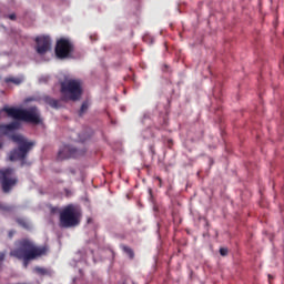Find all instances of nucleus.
I'll use <instances>...</instances> for the list:
<instances>
[{"instance_id":"obj_1","label":"nucleus","mask_w":284,"mask_h":284,"mask_svg":"<svg viewBox=\"0 0 284 284\" xmlns=\"http://www.w3.org/2000/svg\"><path fill=\"white\" fill-rule=\"evenodd\" d=\"M48 246H37L32 241L23 239L17 242V248L10 252V256L23 261V266L28 267L30 261H36L41 256H45L49 252Z\"/></svg>"},{"instance_id":"obj_2","label":"nucleus","mask_w":284,"mask_h":284,"mask_svg":"<svg viewBox=\"0 0 284 284\" xmlns=\"http://www.w3.org/2000/svg\"><path fill=\"white\" fill-rule=\"evenodd\" d=\"M60 92L62 94L61 100H57L51 97H44V103L50 105V108H53V110H59V108H63L61 101H79V99H81V94H83L81 82L78 80L61 82Z\"/></svg>"},{"instance_id":"obj_3","label":"nucleus","mask_w":284,"mask_h":284,"mask_svg":"<svg viewBox=\"0 0 284 284\" xmlns=\"http://www.w3.org/2000/svg\"><path fill=\"white\" fill-rule=\"evenodd\" d=\"M2 112H6L8 116L17 119L18 121H24V123H32L33 125H39L42 123L41 112L39 108L31 106L29 109H17L4 106Z\"/></svg>"},{"instance_id":"obj_4","label":"nucleus","mask_w":284,"mask_h":284,"mask_svg":"<svg viewBox=\"0 0 284 284\" xmlns=\"http://www.w3.org/2000/svg\"><path fill=\"white\" fill-rule=\"evenodd\" d=\"M11 140L13 143L18 144V148L13 149L9 153V161H26L28 159V154H30V151L32 148H34L36 142L34 141H28L23 135L21 134H13L11 135Z\"/></svg>"},{"instance_id":"obj_5","label":"nucleus","mask_w":284,"mask_h":284,"mask_svg":"<svg viewBox=\"0 0 284 284\" xmlns=\"http://www.w3.org/2000/svg\"><path fill=\"white\" fill-rule=\"evenodd\" d=\"M81 216H83V213L79 205L68 204L60 212V227H77L81 224Z\"/></svg>"},{"instance_id":"obj_6","label":"nucleus","mask_w":284,"mask_h":284,"mask_svg":"<svg viewBox=\"0 0 284 284\" xmlns=\"http://www.w3.org/2000/svg\"><path fill=\"white\" fill-rule=\"evenodd\" d=\"M12 174H14V169L8 168L0 170V183L2 185V192L6 194L10 192L17 183H19V180L17 178H12Z\"/></svg>"},{"instance_id":"obj_7","label":"nucleus","mask_w":284,"mask_h":284,"mask_svg":"<svg viewBox=\"0 0 284 284\" xmlns=\"http://www.w3.org/2000/svg\"><path fill=\"white\" fill-rule=\"evenodd\" d=\"M74 52V44L70 40L62 38L57 41L55 44V57L58 59H70Z\"/></svg>"},{"instance_id":"obj_8","label":"nucleus","mask_w":284,"mask_h":284,"mask_svg":"<svg viewBox=\"0 0 284 284\" xmlns=\"http://www.w3.org/2000/svg\"><path fill=\"white\" fill-rule=\"evenodd\" d=\"M85 151H81L74 146L64 145L58 152V161H65V159H79V156H83Z\"/></svg>"},{"instance_id":"obj_9","label":"nucleus","mask_w":284,"mask_h":284,"mask_svg":"<svg viewBox=\"0 0 284 284\" xmlns=\"http://www.w3.org/2000/svg\"><path fill=\"white\" fill-rule=\"evenodd\" d=\"M38 54H45L52 50V39L49 36H39L36 38Z\"/></svg>"},{"instance_id":"obj_10","label":"nucleus","mask_w":284,"mask_h":284,"mask_svg":"<svg viewBox=\"0 0 284 284\" xmlns=\"http://www.w3.org/2000/svg\"><path fill=\"white\" fill-rule=\"evenodd\" d=\"M14 205H8L3 202H0V212H3V214H10V212H14Z\"/></svg>"},{"instance_id":"obj_11","label":"nucleus","mask_w":284,"mask_h":284,"mask_svg":"<svg viewBox=\"0 0 284 284\" xmlns=\"http://www.w3.org/2000/svg\"><path fill=\"white\" fill-rule=\"evenodd\" d=\"M4 83H13L14 85H21L23 83V78H4Z\"/></svg>"},{"instance_id":"obj_12","label":"nucleus","mask_w":284,"mask_h":284,"mask_svg":"<svg viewBox=\"0 0 284 284\" xmlns=\"http://www.w3.org/2000/svg\"><path fill=\"white\" fill-rule=\"evenodd\" d=\"M34 272L36 274H39V276H48V274H50V272L47 268H43L41 266H36Z\"/></svg>"},{"instance_id":"obj_13","label":"nucleus","mask_w":284,"mask_h":284,"mask_svg":"<svg viewBox=\"0 0 284 284\" xmlns=\"http://www.w3.org/2000/svg\"><path fill=\"white\" fill-rule=\"evenodd\" d=\"M122 251L124 252V254H128L129 255V258H134V251L128 246V245H122Z\"/></svg>"},{"instance_id":"obj_14","label":"nucleus","mask_w":284,"mask_h":284,"mask_svg":"<svg viewBox=\"0 0 284 284\" xmlns=\"http://www.w3.org/2000/svg\"><path fill=\"white\" fill-rule=\"evenodd\" d=\"M88 108H90V104L88 102H83L79 111V116H83V114L88 112Z\"/></svg>"},{"instance_id":"obj_15","label":"nucleus","mask_w":284,"mask_h":284,"mask_svg":"<svg viewBox=\"0 0 284 284\" xmlns=\"http://www.w3.org/2000/svg\"><path fill=\"white\" fill-rule=\"evenodd\" d=\"M16 221L18 225H21L22 227H28V222H26V220L18 217Z\"/></svg>"},{"instance_id":"obj_16","label":"nucleus","mask_w":284,"mask_h":284,"mask_svg":"<svg viewBox=\"0 0 284 284\" xmlns=\"http://www.w3.org/2000/svg\"><path fill=\"white\" fill-rule=\"evenodd\" d=\"M49 210L51 214H57V212H59V207L57 206H50Z\"/></svg>"},{"instance_id":"obj_17","label":"nucleus","mask_w":284,"mask_h":284,"mask_svg":"<svg viewBox=\"0 0 284 284\" xmlns=\"http://www.w3.org/2000/svg\"><path fill=\"white\" fill-rule=\"evenodd\" d=\"M220 254L221 256H227V248L225 247L220 248Z\"/></svg>"},{"instance_id":"obj_18","label":"nucleus","mask_w":284,"mask_h":284,"mask_svg":"<svg viewBox=\"0 0 284 284\" xmlns=\"http://www.w3.org/2000/svg\"><path fill=\"white\" fill-rule=\"evenodd\" d=\"M8 19H10L11 21H17V14L11 13L8 16Z\"/></svg>"},{"instance_id":"obj_19","label":"nucleus","mask_w":284,"mask_h":284,"mask_svg":"<svg viewBox=\"0 0 284 284\" xmlns=\"http://www.w3.org/2000/svg\"><path fill=\"white\" fill-rule=\"evenodd\" d=\"M14 234H17V231L11 230V231H9V233H8V237H9V239H12V237L14 236Z\"/></svg>"},{"instance_id":"obj_20","label":"nucleus","mask_w":284,"mask_h":284,"mask_svg":"<svg viewBox=\"0 0 284 284\" xmlns=\"http://www.w3.org/2000/svg\"><path fill=\"white\" fill-rule=\"evenodd\" d=\"M155 179H156V181H159V183H160L159 186L161 187V186H162V183H163V180H161V178H159V176L155 178Z\"/></svg>"},{"instance_id":"obj_21","label":"nucleus","mask_w":284,"mask_h":284,"mask_svg":"<svg viewBox=\"0 0 284 284\" xmlns=\"http://www.w3.org/2000/svg\"><path fill=\"white\" fill-rule=\"evenodd\" d=\"M88 223H92V219L91 217L88 219Z\"/></svg>"},{"instance_id":"obj_22","label":"nucleus","mask_w":284,"mask_h":284,"mask_svg":"<svg viewBox=\"0 0 284 284\" xmlns=\"http://www.w3.org/2000/svg\"><path fill=\"white\" fill-rule=\"evenodd\" d=\"M2 148H3V143L0 142V149H2Z\"/></svg>"},{"instance_id":"obj_23","label":"nucleus","mask_w":284,"mask_h":284,"mask_svg":"<svg viewBox=\"0 0 284 284\" xmlns=\"http://www.w3.org/2000/svg\"><path fill=\"white\" fill-rule=\"evenodd\" d=\"M149 193L152 194V189L149 190Z\"/></svg>"},{"instance_id":"obj_24","label":"nucleus","mask_w":284,"mask_h":284,"mask_svg":"<svg viewBox=\"0 0 284 284\" xmlns=\"http://www.w3.org/2000/svg\"><path fill=\"white\" fill-rule=\"evenodd\" d=\"M268 278H272V275H268Z\"/></svg>"}]
</instances>
